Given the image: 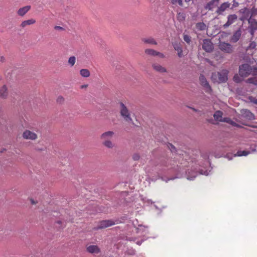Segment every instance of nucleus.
Instances as JSON below:
<instances>
[{
    "label": "nucleus",
    "mask_w": 257,
    "mask_h": 257,
    "mask_svg": "<svg viewBox=\"0 0 257 257\" xmlns=\"http://www.w3.org/2000/svg\"><path fill=\"white\" fill-rule=\"evenodd\" d=\"M114 135L113 131H107L103 133L100 137L102 144L108 149H112L114 147V144L112 140Z\"/></svg>",
    "instance_id": "obj_1"
},
{
    "label": "nucleus",
    "mask_w": 257,
    "mask_h": 257,
    "mask_svg": "<svg viewBox=\"0 0 257 257\" xmlns=\"http://www.w3.org/2000/svg\"><path fill=\"white\" fill-rule=\"evenodd\" d=\"M239 73L243 77H246L250 74L255 76L257 75V68L251 67L248 64H244L239 66Z\"/></svg>",
    "instance_id": "obj_2"
},
{
    "label": "nucleus",
    "mask_w": 257,
    "mask_h": 257,
    "mask_svg": "<svg viewBox=\"0 0 257 257\" xmlns=\"http://www.w3.org/2000/svg\"><path fill=\"white\" fill-rule=\"evenodd\" d=\"M228 70L223 69L220 72H214L211 75V80L214 82L223 83L227 80Z\"/></svg>",
    "instance_id": "obj_3"
},
{
    "label": "nucleus",
    "mask_w": 257,
    "mask_h": 257,
    "mask_svg": "<svg viewBox=\"0 0 257 257\" xmlns=\"http://www.w3.org/2000/svg\"><path fill=\"white\" fill-rule=\"evenodd\" d=\"M119 110L121 116L126 121L133 123V121L131 117L130 111L126 106L122 102L119 103Z\"/></svg>",
    "instance_id": "obj_4"
},
{
    "label": "nucleus",
    "mask_w": 257,
    "mask_h": 257,
    "mask_svg": "<svg viewBox=\"0 0 257 257\" xmlns=\"http://www.w3.org/2000/svg\"><path fill=\"white\" fill-rule=\"evenodd\" d=\"M115 222L112 220H104L99 221L96 226L94 227V230L101 229L112 226Z\"/></svg>",
    "instance_id": "obj_5"
},
{
    "label": "nucleus",
    "mask_w": 257,
    "mask_h": 257,
    "mask_svg": "<svg viewBox=\"0 0 257 257\" xmlns=\"http://www.w3.org/2000/svg\"><path fill=\"white\" fill-rule=\"evenodd\" d=\"M218 48L220 50L226 53H231L233 51L232 46L229 43L224 42H219Z\"/></svg>",
    "instance_id": "obj_6"
},
{
    "label": "nucleus",
    "mask_w": 257,
    "mask_h": 257,
    "mask_svg": "<svg viewBox=\"0 0 257 257\" xmlns=\"http://www.w3.org/2000/svg\"><path fill=\"white\" fill-rule=\"evenodd\" d=\"M213 44L209 39H204L203 41L202 49L206 52H211L213 49Z\"/></svg>",
    "instance_id": "obj_7"
},
{
    "label": "nucleus",
    "mask_w": 257,
    "mask_h": 257,
    "mask_svg": "<svg viewBox=\"0 0 257 257\" xmlns=\"http://www.w3.org/2000/svg\"><path fill=\"white\" fill-rule=\"evenodd\" d=\"M237 16L235 14L229 15L227 16V21L226 23L222 26V27L224 29L229 27L237 20Z\"/></svg>",
    "instance_id": "obj_8"
},
{
    "label": "nucleus",
    "mask_w": 257,
    "mask_h": 257,
    "mask_svg": "<svg viewBox=\"0 0 257 257\" xmlns=\"http://www.w3.org/2000/svg\"><path fill=\"white\" fill-rule=\"evenodd\" d=\"M145 54L149 56H158L160 58H165V55L162 53L157 51L153 49H146L145 50Z\"/></svg>",
    "instance_id": "obj_9"
},
{
    "label": "nucleus",
    "mask_w": 257,
    "mask_h": 257,
    "mask_svg": "<svg viewBox=\"0 0 257 257\" xmlns=\"http://www.w3.org/2000/svg\"><path fill=\"white\" fill-rule=\"evenodd\" d=\"M23 138L26 140H35L37 139V135L29 130H25L22 135Z\"/></svg>",
    "instance_id": "obj_10"
},
{
    "label": "nucleus",
    "mask_w": 257,
    "mask_h": 257,
    "mask_svg": "<svg viewBox=\"0 0 257 257\" xmlns=\"http://www.w3.org/2000/svg\"><path fill=\"white\" fill-rule=\"evenodd\" d=\"M199 81L201 85L205 88L206 92L210 93L212 90L211 88L204 76L201 75L199 77Z\"/></svg>",
    "instance_id": "obj_11"
},
{
    "label": "nucleus",
    "mask_w": 257,
    "mask_h": 257,
    "mask_svg": "<svg viewBox=\"0 0 257 257\" xmlns=\"http://www.w3.org/2000/svg\"><path fill=\"white\" fill-rule=\"evenodd\" d=\"M86 251L91 254H98L100 252L101 250L96 245H90L87 246Z\"/></svg>",
    "instance_id": "obj_12"
},
{
    "label": "nucleus",
    "mask_w": 257,
    "mask_h": 257,
    "mask_svg": "<svg viewBox=\"0 0 257 257\" xmlns=\"http://www.w3.org/2000/svg\"><path fill=\"white\" fill-rule=\"evenodd\" d=\"M241 35V31L240 29H239L233 34V35L230 38V42L232 43L237 42L240 38Z\"/></svg>",
    "instance_id": "obj_13"
},
{
    "label": "nucleus",
    "mask_w": 257,
    "mask_h": 257,
    "mask_svg": "<svg viewBox=\"0 0 257 257\" xmlns=\"http://www.w3.org/2000/svg\"><path fill=\"white\" fill-rule=\"evenodd\" d=\"M152 67L153 69L156 72L159 73H165L167 72V69L166 68L163 67L159 64L154 63L152 65Z\"/></svg>",
    "instance_id": "obj_14"
},
{
    "label": "nucleus",
    "mask_w": 257,
    "mask_h": 257,
    "mask_svg": "<svg viewBox=\"0 0 257 257\" xmlns=\"http://www.w3.org/2000/svg\"><path fill=\"white\" fill-rule=\"evenodd\" d=\"M230 3L228 2L224 3L222 4L219 7H218L217 10L216 11V13L220 15L223 12H224L227 8L230 7Z\"/></svg>",
    "instance_id": "obj_15"
},
{
    "label": "nucleus",
    "mask_w": 257,
    "mask_h": 257,
    "mask_svg": "<svg viewBox=\"0 0 257 257\" xmlns=\"http://www.w3.org/2000/svg\"><path fill=\"white\" fill-rule=\"evenodd\" d=\"M142 41L145 44H148L150 45H157L158 44L156 40L152 37L144 38L142 39Z\"/></svg>",
    "instance_id": "obj_16"
},
{
    "label": "nucleus",
    "mask_w": 257,
    "mask_h": 257,
    "mask_svg": "<svg viewBox=\"0 0 257 257\" xmlns=\"http://www.w3.org/2000/svg\"><path fill=\"white\" fill-rule=\"evenodd\" d=\"M30 6H26L19 9L17 14L20 16H24L31 9Z\"/></svg>",
    "instance_id": "obj_17"
},
{
    "label": "nucleus",
    "mask_w": 257,
    "mask_h": 257,
    "mask_svg": "<svg viewBox=\"0 0 257 257\" xmlns=\"http://www.w3.org/2000/svg\"><path fill=\"white\" fill-rule=\"evenodd\" d=\"M242 115L246 117V119L249 120H252L254 119V116L249 110L245 109L242 111Z\"/></svg>",
    "instance_id": "obj_18"
},
{
    "label": "nucleus",
    "mask_w": 257,
    "mask_h": 257,
    "mask_svg": "<svg viewBox=\"0 0 257 257\" xmlns=\"http://www.w3.org/2000/svg\"><path fill=\"white\" fill-rule=\"evenodd\" d=\"M248 22L250 25V28L254 30H257V21L255 19L251 18V17L248 20Z\"/></svg>",
    "instance_id": "obj_19"
},
{
    "label": "nucleus",
    "mask_w": 257,
    "mask_h": 257,
    "mask_svg": "<svg viewBox=\"0 0 257 257\" xmlns=\"http://www.w3.org/2000/svg\"><path fill=\"white\" fill-rule=\"evenodd\" d=\"M222 115H223L222 112L220 110H218V111H216L214 113L213 116H214V119L216 120L222 122V121L223 119V118L222 117Z\"/></svg>",
    "instance_id": "obj_20"
},
{
    "label": "nucleus",
    "mask_w": 257,
    "mask_h": 257,
    "mask_svg": "<svg viewBox=\"0 0 257 257\" xmlns=\"http://www.w3.org/2000/svg\"><path fill=\"white\" fill-rule=\"evenodd\" d=\"M36 23L35 20L33 19H29L28 20L24 21L22 22V23L21 24V27L22 28H25L28 25H31L32 24H34Z\"/></svg>",
    "instance_id": "obj_21"
},
{
    "label": "nucleus",
    "mask_w": 257,
    "mask_h": 257,
    "mask_svg": "<svg viewBox=\"0 0 257 257\" xmlns=\"http://www.w3.org/2000/svg\"><path fill=\"white\" fill-rule=\"evenodd\" d=\"M8 92L6 85H4L0 88V97L6 98L8 95Z\"/></svg>",
    "instance_id": "obj_22"
},
{
    "label": "nucleus",
    "mask_w": 257,
    "mask_h": 257,
    "mask_svg": "<svg viewBox=\"0 0 257 257\" xmlns=\"http://www.w3.org/2000/svg\"><path fill=\"white\" fill-rule=\"evenodd\" d=\"M80 74L83 77H88L90 75V72L87 69H82L80 70Z\"/></svg>",
    "instance_id": "obj_23"
},
{
    "label": "nucleus",
    "mask_w": 257,
    "mask_h": 257,
    "mask_svg": "<svg viewBox=\"0 0 257 257\" xmlns=\"http://www.w3.org/2000/svg\"><path fill=\"white\" fill-rule=\"evenodd\" d=\"M174 49L177 51L178 52V56L179 57H182L183 56V51L181 48V47L178 44H174L173 45Z\"/></svg>",
    "instance_id": "obj_24"
},
{
    "label": "nucleus",
    "mask_w": 257,
    "mask_h": 257,
    "mask_svg": "<svg viewBox=\"0 0 257 257\" xmlns=\"http://www.w3.org/2000/svg\"><path fill=\"white\" fill-rule=\"evenodd\" d=\"M239 12L240 14L244 15L246 17H248L250 15V11L247 8H244L239 10Z\"/></svg>",
    "instance_id": "obj_25"
},
{
    "label": "nucleus",
    "mask_w": 257,
    "mask_h": 257,
    "mask_svg": "<svg viewBox=\"0 0 257 257\" xmlns=\"http://www.w3.org/2000/svg\"><path fill=\"white\" fill-rule=\"evenodd\" d=\"M196 28L197 30L202 31L205 30L206 26L203 23H198L196 24Z\"/></svg>",
    "instance_id": "obj_26"
},
{
    "label": "nucleus",
    "mask_w": 257,
    "mask_h": 257,
    "mask_svg": "<svg viewBox=\"0 0 257 257\" xmlns=\"http://www.w3.org/2000/svg\"><path fill=\"white\" fill-rule=\"evenodd\" d=\"M222 122H227L229 124H231L233 126H238L237 124L235 122H234L233 121H232L230 118L229 117H224L223 118Z\"/></svg>",
    "instance_id": "obj_27"
},
{
    "label": "nucleus",
    "mask_w": 257,
    "mask_h": 257,
    "mask_svg": "<svg viewBox=\"0 0 257 257\" xmlns=\"http://www.w3.org/2000/svg\"><path fill=\"white\" fill-rule=\"evenodd\" d=\"M185 14L184 13H178L177 14V18L180 22L184 21L185 19Z\"/></svg>",
    "instance_id": "obj_28"
},
{
    "label": "nucleus",
    "mask_w": 257,
    "mask_h": 257,
    "mask_svg": "<svg viewBox=\"0 0 257 257\" xmlns=\"http://www.w3.org/2000/svg\"><path fill=\"white\" fill-rule=\"evenodd\" d=\"M76 62V57L75 56L70 57L68 61V64L71 67H72L74 65Z\"/></svg>",
    "instance_id": "obj_29"
},
{
    "label": "nucleus",
    "mask_w": 257,
    "mask_h": 257,
    "mask_svg": "<svg viewBox=\"0 0 257 257\" xmlns=\"http://www.w3.org/2000/svg\"><path fill=\"white\" fill-rule=\"evenodd\" d=\"M249 154V151H239L237 152V154L235 156H246Z\"/></svg>",
    "instance_id": "obj_30"
},
{
    "label": "nucleus",
    "mask_w": 257,
    "mask_h": 257,
    "mask_svg": "<svg viewBox=\"0 0 257 257\" xmlns=\"http://www.w3.org/2000/svg\"><path fill=\"white\" fill-rule=\"evenodd\" d=\"M246 82L248 83L253 84L257 85V79L256 78H250L246 80Z\"/></svg>",
    "instance_id": "obj_31"
},
{
    "label": "nucleus",
    "mask_w": 257,
    "mask_h": 257,
    "mask_svg": "<svg viewBox=\"0 0 257 257\" xmlns=\"http://www.w3.org/2000/svg\"><path fill=\"white\" fill-rule=\"evenodd\" d=\"M171 2L173 5L183 6L182 0H171Z\"/></svg>",
    "instance_id": "obj_32"
},
{
    "label": "nucleus",
    "mask_w": 257,
    "mask_h": 257,
    "mask_svg": "<svg viewBox=\"0 0 257 257\" xmlns=\"http://www.w3.org/2000/svg\"><path fill=\"white\" fill-rule=\"evenodd\" d=\"M219 0H211L209 3L207 4L206 6V8L209 9V10L211 9V6L214 3H218Z\"/></svg>",
    "instance_id": "obj_33"
},
{
    "label": "nucleus",
    "mask_w": 257,
    "mask_h": 257,
    "mask_svg": "<svg viewBox=\"0 0 257 257\" xmlns=\"http://www.w3.org/2000/svg\"><path fill=\"white\" fill-rule=\"evenodd\" d=\"M64 101V98L63 96H58L57 99V102L59 104H62Z\"/></svg>",
    "instance_id": "obj_34"
},
{
    "label": "nucleus",
    "mask_w": 257,
    "mask_h": 257,
    "mask_svg": "<svg viewBox=\"0 0 257 257\" xmlns=\"http://www.w3.org/2000/svg\"><path fill=\"white\" fill-rule=\"evenodd\" d=\"M183 39L188 44L190 42V37L187 35H184Z\"/></svg>",
    "instance_id": "obj_35"
},
{
    "label": "nucleus",
    "mask_w": 257,
    "mask_h": 257,
    "mask_svg": "<svg viewBox=\"0 0 257 257\" xmlns=\"http://www.w3.org/2000/svg\"><path fill=\"white\" fill-rule=\"evenodd\" d=\"M140 155L138 154H135L133 156V158L135 161L139 160L140 159Z\"/></svg>",
    "instance_id": "obj_36"
},
{
    "label": "nucleus",
    "mask_w": 257,
    "mask_h": 257,
    "mask_svg": "<svg viewBox=\"0 0 257 257\" xmlns=\"http://www.w3.org/2000/svg\"><path fill=\"white\" fill-rule=\"evenodd\" d=\"M256 10L255 8H253L251 10V12H250V13H251V15H250V17H252L255 15H256Z\"/></svg>",
    "instance_id": "obj_37"
},
{
    "label": "nucleus",
    "mask_w": 257,
    "mask_h": 257,
    "mask_svg": "<svg viewBox=\"0 0 257 257\" xmlns=\"http://www.w3.org/2000/svg\"><path fill=\"white\" fill-rule=\"evenodd\" d=\"M54 29L57 31H63L64 29L62 27L56 26L54 27Z\"/></svg>",
    "instance_id": "obj_38"
},
{
    "label": "nucleus",
    "mask_w": 257,
    "mask_h": 257,
    "mask_svg": "<svg viewBox=\"0 0 257 257\" xmlns=\"http://www.w3.org/2000/svg\"><path fill=\"white\" fill-rule=\"evenodd\" d=\"M249 99L251 102H253L254 104H257V99H256L255 98H253L252 97H249Z\"/></svg>",
    "instance_id": "obj_39"
},
{
    "label": "nucleus",
    "mask_w": 257,
    "mask_h": 257,
    "mask_svg": "<svg viewBox=\"0 0 257 257\" xmlns=\"http://www.w3.org/2000/svg\"><path fill=\"white\" fill-rule=\"evenodd\" d=\"M256 46V44L255 42H251L250 44V45H249V47L250 48H254Z\"/></svg>",
    "instance_id": "obj_40"
},
{
    "label": "nucleus",
    "mask_w": 257,
    "mask_h": 257,
    "mask_svg": "<svg viewBox=\"0 0 257 257\" xmlns=\"http://www.w3.org/2000/svg\"><path fill=\"white\" fill-rule=\"evenodd\" d=\"M248 17H246V16H242L239 19L240 21H244L245 19L247 18Z\"/></svg>",
    "instance_id": "obj_41"
},
{
    "label": "nucleus",
    "mask_w": 257,
    "mask_h": 257,
    "mask_svg": "<svg viewBox=\"0 0 257 257\" xmlns=\"http://www.w3.org/2000/svg\"><path fill=\"white\" fill-rule=\"evenodd\" d=\"M88 87V84H84V85H82L81 86V89H83V88H86Z\"/></svg>",
    "instance_id": "obj_42"
},
{
    "label": "nucleus",
    "mask_w": 257,
    "mask_h": 257,
    "mask_svg": "<svg viewBox=\"0 0 257 257\" xmlns=\"http://www.w3.org/2000/svg\"><path fill=\"white\" fill-rule=\"evenodd\" d=\"M256 30H254L253 29H250V33L251 34V35H253L254 34V31H255Z\"/></svg>",
    "instance_id": "obj_43"
},
{
    "label": "nucleus",
    "mask_w": 257,
    "mask_h": 257,
    "mask_svg": "<svg viewBox=\"0 0 257 257\" xmlns=\"http://www.w3.org/2000/svg\"><path fill=\"white\" fill-rule=\"evenodd\" d=\"M30 200H31V202L32 204H35L36 203V202L34 200V199H31Z\"/></svg>",
    "instance_id": "obj_44"
},
{
    "label": "nucleus",
    "mask_w": 257,
    "mask_h": 257,
    "mask_svg": "<svg viewBox=\"0 0 257 257\" xmlns=\"http://www.w3.org/2000/svg\"><path fill=\"white\" fill-rule=\"evenodd\" d=\"M56 223L58 224H61L62 223V221H60V220H58L57 222H56Z\"/></svg>",
    "instance_id": "obj_45"
},
{
    "label": "nucleus",
    "mask_w": 257,
    "mask_h": 257,
    "mask_svg": "<svg viewBox=\"0 0 257 257\" xmlns=\"http://www.w3.org/2000/svg\"><path fill=\"white\" fill-rule=\"evenodd\" d=\"M5 58L3 56L1 57V61L3 62Z\"/></svg>",
    "instance_id": "obj_46"
},
{
    "label": "nucleus",
    "mask_w": 257,
    "mask_h": 257,
    "mask_svg": "<svg viewBox=\"0 0 257 257\" xmlns=\"http://www.w3.org/2000/svg\"><path fill=\"white\" fill-rule=\"evenodd\" d=\"M190 108H191L193 111H197V109H196L195 108H191V107H190Z\"/></svg>",
    "instance_id": "obj_47"
},
{
    "label": "nucleus",
    "mask_w": 257,
    "mask_h": 257,
    "mask_svg": "<svg viewBox=\"0 0 257 257\" xmlns=\"http://www.w3.org/2000/svg\"><path fill=\"white\" fill-rule=\"evenodd\" d=\"M185 2L188 3L190 1V0H184Z\"/></svg>",
    "instance_id": "obj_48"
},
{
    "label": "nucleus",
    "mask_w": 257,
    "mask_h": 257,
    "mask_svg": "<svg viewBox=\"0 0 257 257\" xmlns=\"http://www.w3.org/2000/svg\"><path fill=\"white\" fill-rule=\"evenodd\" d=\"M171 146L173 149H175V147L172 145H171Z\"/></svg>",
    "instance_id": "obj_49"
},
{
    "label": "nucleus",
    "mask_w": 257,
    "mask_h": 257,
    "mask_svg": "<svg viewBox=\"0 0 257 257\" xmlns=\"http://www.w3.org/2000/svg\"><path fill=\"white\" fill-rule=\"evenodd\" d=\"M233 79H234V80L235 81H236V77H235V76H234V77Z\"/></svg>",
    "instance_id": "obj_50"
}]
</instances>
